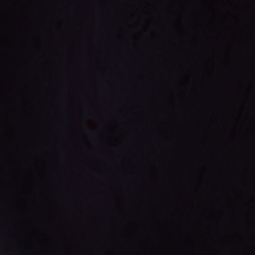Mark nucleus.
<instances>
[{
  "label": "nucleus",
  "mask_w": 255,
  "mask_h": 255,
  "mask_svg": "<svg viewBox=\"0 0 255 255\" xmlns=\"http://www.w3.org/2000/svg\"><path fill=\"white\" fill-rule=\"evenodd\" d=\"M16 24H18V21H16Z\"/></svg>",
  "instance_id": "1"
},
{
  "label": "nucleus",
  "mask_w": 255,
  "mask_h": 255,
  "mask_svg": "<svg viewBox=\"0 0 255 255\" xmlns=\"http://www.w3.org/2000/svg\"><path fill=\"white\" fill-rule=\"evenodd\" d=\"M16 24H18V21H16Z\"/></svg>",
  "instance_id": "2"
},
{
  "label": "nucleus",
  "mask_w": 255,
  "mask_h": 255,
  "mask_svg": "<svg viewBox=\"0 0 255 255\" xmlns=\"http://www.w3.org/2000/svg\"><path fill=\"white\" fill-rule=\"evenodd\" d=\"M16 24H18V21H16Z\"/></svg>",
  "instance_id": "3"
}]
</instances>
